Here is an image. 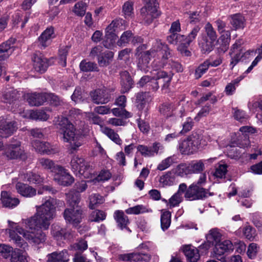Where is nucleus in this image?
I'll use <instances>...</instances> for the list:
<instances>
[{"instance_id": "f257e3e1", "label": "nucleus", "mask_w": 262, "mask_h": 262, "mask_svg": "<svg viewBox=\"0 0 262 262\" xmlns=\"http://www.w3.org/2000/svg\"><path fill=\"white\" fill-rule=\"evenodd\" d=\"M64 202L49 197L40 205L36 206V212L32 216L22 220L26 229L16 223L10 224L9 236L16 246L25 249L28 244L16 232L22 235L30 243L39 245L46 239V235L42 229L47 230L56 216V206H62ZM9 224L10 222H9Z\"/></svg>"}, {"instance_id": "f03ea898", "label": "nucleus", "mask_w": 262, "mask_h": 262, "mask_svg": "<svg viewBox=\"0 0 262 262\" xmlns=\"http://www.w3.org/2000/svg\"><path fill=\"white\" fill-rule=\"evenodd\" d=\"M54 122L57 125L60 134L62 135L63 141L69 142L72 149L76 150L81 145V136L75 133L74 125L67 118L58 116L55 118Z\"/></svg>"}, {"instance_id": "7ed1b4c3", "label": "nucleus", "mask_w": 262, "mask_h": 262, "mask_svg": "<svg viewBox=\"0 0 262 262\" xmlns=\"http://www.w3.org/2000/svg\"><path fill=\"white\" fill-rule=\"evenodd\" d=\"M148 55L154 57L156 55L157 59L161 60L160 61L155 60L153 62L154 66L160 68L164 66L168 58L170 55L169 49L167 45L162 43L160 40H156L153 42L150 51H148Z\"/></svg>"}, {"instance_id": "20e7f679", "label": "nucleus", "mask_w": 262, "mask_h": 262, "mask_svg": "<svg viewBox=\"0 0 262 262\" xmlns=\"http://www.w3.org/2000/svg\"><path fill=\"white\" fill-rule=\"evenodd\" d=\"M201 141L200 136L192 135L179 143V150L183 155L193 154L198 150L201 144Z\"/></svg>"}, {"instance_id": "39448f33", "label": "nucleus", "mask_w": 262, "mask_h": 262, "mask_svg": "<svg viewBox=\"0 0 262 262\" xmlns=\"http://www.w3.org/2000/svg\"><path fill=\"white\" fill-rule=\"evenodd\" d=\"M70 165L74 172L83 176L84 178H89L92 173V168L89 163L86 162L83 158L78 156L73 157Z\"/></svg>"}, {"instance_id": "423d86ee", "label": "nucleus", "mask_w": 262, "mask_h": 262, "mask_svg": "<svg viewBox=\"0 0 262 262\" xmlns=\"http://www.w3.org/2000/svg\"><path fill=\"white\" fill-rule=\"evenodd\" d=\"M243 43V41L241 39L237 40L232 45L229 54L231 56V61L230 63V67L231 70L236 65L238 62L243 58H248V56L254 53L253 51H247L244 53L243 49L241 48V45Z\"/></svg>"}, {"instance_id": "0eeeda50", "label": "nucleus", "mask_w": 262, "mask_h": 262, "mask_svg": "<svg viewBox=\"0 0 262 262\" xmlns=\"http://www.w3.org/2000/svg\"><path fill=\"white\" fill-rule=\"evenodd\" d=\"M63 215L67 223L73 226H77L81 222L84 214L82 208L79 206H76L75 207L66 209Z\"/></svg>"}, {"instance_id": "6e6552de", "label": "nucleus", "mask_w": 262, "mask_h": 262, "mask_svg": "<svg viewBox=\"0 0 262 262\" xmlns=\"http://www.w3.org/2000/svg\"><path fill=\"white\" fill-rule=\"evenodd\" d=\"M185 192V198L190 201L203 199L209 195L207 190L195 183L190 185L188 188H186Z\"/></svg>"}, {"instance_id": "1a4fd4ad", "label": "nucleus", "mask_w": 262, "mask_h": 262, "mask_svg": "<svg viewBox=\"0 0 262 262\" xmlns=\"http://www.w3.org/2000/svg\"><path fill=\"white\" fill-rule=\"evenodd\" d=\"M52 176L55 182L63 186L71 185L74 181V178L62 166H60Z\"/></svg>"}, {"instance_id": "9d476101", "label": "nucleus", "mask_w": 262, "mask_h": 262, "mask_svg": "<svg viewBox=\"0 0 262 262\" xmlns=\"http://www.w3.org/2000/svg\"><path fill=\"white\" fill-rule=\"evenodd\" d=\"M233 249V245L230 241L225 240L215 244L212 257L222 262L225 260L226 257L224 256L225 253L230 250H232Z\"/></svg>"}, {"instance_id": "9b49d317", "label": "nucleus", "mask_w": 262, "mask_h": 262, "mask_svg": "<svg viewBox=\"0 0 262 262\" xmlns=\"http://www.w3.org/2000/svg\"><path fill=\"white\" fill-rule=\"evenodd\" d=\"M32 145L35 151L40 154L52 155L58 152V148L55 145L50 144L49 142L34 140Z\"/></svg>"}, {"instance_id": "f8f14e48", "label": "nucleus", "mask_w": 262, "mask_h": 262, "mask_svg": "<svg viewBox=\"0 0 262 262\" xmlns=\"http://www.w3.org/2000/svg\"><path fill=\"white\" fill-rule=\"evenodd\" d=\"M17 129V123L9 121L3 117H0V135L3 137H8Z\"/></svg>"}, {"instance_id": "ddd939ff", "label": "nucleus", "mask_w": 262, "mask_h": 262, "mask_svg": "<svg viewBox=\"0 0 262 262\" xmlns=\"http://www.w3.org/2000/svg\"><path fill=\"white\" fill-rule=\"evenodd\" d=\"M91 96L93 102L96 104H106L111 99V94L105 88L92 92Z\"/></svg>"}, {"instance_id": "4468645a", "label": "nucleus", "mask_w": 262, "mask_h": 262, "mask_svg": "<svg viewBox=\"0 0 262 262\" xmlns=\"http://www.w3.org/2000/svg\"><path fill=\"white\" fill-rule=\"evenodd\" d=\"M6 155L10 159L20 158L24 160L26 158L19 141H16L15 143L10 144L6 152Z\"/></svg>"}, {"instance_id": "2eb2a0df", "label": "nucleus", "mask_w": 262, "mask_h": 262, "mask_svg": "<svg viewBox=\"0 0 262 262\" xmlns=\"http://www.w3.org/2000/svg\"><path fill=\"white\" fill-rule=\"evenodd\" d=\"M55 37L53 27L47 28L38 37V40L39 46L42 49H45L49 46L52 39Z\"/></svg>"}, {"instance_id": "dca6fc26", "label": "nucleus", "mask_w": 262, "mask_h": 262, "mask_svg": "<svg viewBox=\"0 0 262 262\" xmlns=\"http://www.w3.org/2000/svg\"><path fill=\"white\" fill-rule=\"evenodd\" d=\"M138 67L141 70L146 71L147 68V50L146 45L139 46L137 49Z\"/></svg>"}, {"instance_id": "f3484780", "label": "nucleus", "mask_w": 262, "mask_h": 262, "mask_svg": "<svg viewBox=\"0 0 262 262\" xmlns=\"http://www.w3.org/2000/svg\"><path fill=\"white\" fill-rule=\"evenodd\" d=\"M15 39L11 38L0 45V64L4 65L3 61L8 58L13 51V45Z\"/></svg>"}, {"instance_id": "a211bd4d", "label": "nucleus", "mask_w": 262, "mask_h": 262, "mask_svg": "<svg viewBox=\"0 0 262 262\" xmlns=\"http://www.w3.org/2000/svg\"><path fill=\"white\" fill-rule=\"evenodd\" d=\"M25 98L29 105L31 106H39L42 105L46 100V93H33L25 95Z\"/></svg>"}, {"instance_id": "6ab92c4d", "label": "nucleus", "mask_w": 262, "mask_h": 262, "mask_svg": "<svg viewBox=\"0 0 262 262\" xmlns=\"http://www.w3.org/2000/svg\"><path fill=\"white\" fill-rule=\"evenodd\" d=\"M33 66L35 70L40 73H44L48 67L47 59L41 54L35 53L33 57Z\"/></svg>"}, {"instance_id": "aec40b11", "label": "nucleus", "mask_w": 262, "mask_h": 262, "mask_svg": "<svg viewBox=\"0 0 262 262\" xmlns=\"http://www.w3.org/2000/svg\"><path fill=\"white\" fill-rule=\"evenodd\" d=\"M1 201L3 206L9 208H13L19 203L17 198L13 197L10 193L6 191L1 192Z\"/></svg>"}, {"instance_id": "412c9836", "label": "nucleus", "mask_w": 262, "mask_h": 262, "mask_svg": "<svg viewBox=\"0 0 262 262\" xmlns=\"http://www.w3.org/2000/svg\"><path fill=\"white\" fill-rule=\"evenodd\" d=\"M187 185L185 183L180 184L178 191L174 194L169 200L168 206L170 208L176 207L182 201V194L186 190Z\"/></svg>"}, {"instance_id": "4be33fe9", "label": "nucleus", "mask_w": 262, "mask_h": 262, "mask_svg": "<svg viewBox=\"0 0 262 262\" xmlns=\"http://www.w3.org/2000/svg\"><path fill=\"white\" fill-rule=\"evenodd\" d=\"M239 131L244 135L243 140H238L237 144L240 148H245L250 145V141L247 134H254L256 133V129L249 126H242L239 128Z\"/></svg>"}, {"instance_id": "5701e85b", "label": "nucleus", "mask_w": 262, "mask_h": 262, "mask_svg": "<svg viewBox=\"0 0 262 262\" xmlns=\"http://www.w3.org/2000/svg\"><path fill=\"white\" fill-rule=\"evenodd\" d=\"M15 188L17 192L24 197L31 198L34 196L36 193V190L35 188L21 182L16 183Z\"/></svg>"}, {"instance_id": "b1692460", "label": "nucleus", "mask_w": 262, "mask_h": 262, "mask_svg": "<svg viewBox=\"0 0 262 262\" xmlns=\"http://www.w3.org/2000/svg\"><path fill=\"white\" fill-rule=\"evenodd\" d=\"M48 262H67L69 255L66 250L60 252H54L47 255Z\"/></svg>"}, {"instance_id": "393cba45", "label": "nucleus", "mask_w": 262, "mask_h": 262, "mask_svg": "<svg viewBox=\"0 0 262 262\" xmlns=\"http://www.w3.org/2000/svg\"><path fill=\"white\" fill-rule=\"evenodd\" d=\"M183 252L190 262H196L200 259L198 249L191 245H186L183 247Z\"/></svg>"}, {"instance_id": "a878e982", "label": "nucleus", "mask_w": 262, "mask_h": 262, "mask_svg": "<svg viewBox=\"0 0 262 262\" xmlns=\"http://www.w3.org/2000/svg\"><path fill=\"white\" fill-rule=\"evenodd\" d=\"M172 75L171 72L168 73L163 71H158L157 73V79L151 80L150 82L154 84V89L157 90L159 88L158 84L161 82L162 79L163 82L168 83L171 81Z\"/></svg>"}, {"instance_id": "bb28decb", "label": "nucleus", "mask_w": 262, "mask_h": 262, "mask_svg": "<svg viewBox=\"0 0 262 262\" xmlns=\"http://www.w3.org/2000/svg\"><path fill=\"white\" fill-rule=\"evenodd\" d=\"M114 217L117 223L118 226L122 229L125 228L128 231L130 230L127 227L129 223V220L127 216L122 211L117 210L115 212Z\"/></svg>"}, {"instance_id": "cd10ccee", "label": "nucleus", "mask_w": 262, "mask_h": 262, "mask_svg": "<svg viewBox=\"0 0 262 262\" xmlns=\"http://www.w3.org/2000/svg\"><path fill=\"white\" fill-rule=\"evenodd\" d=\"M38 164L43 169L50 170L53 174H54L60 166L59 165L56 164L53 160L45 158L39 159Z\"/></svg>"}, {"instance_id": "c85d7f7f", "label": "nucleus", "mask_w": 262, "mask_h": 262, "mask_svg": "<svg viewBox=\"0 0 262 262\" xmlns=\"http://www.w3.org/2000/svg\"><path fill=\"white\" fill-rule=\"evenodd\" d=\"M138 252L131 253L132 262L144 260L147 257V247L145 244H142L138 247Z\"/></svg>"}, {"instance_id": "c756f323", "label": "nucleus", "mask_w": 262, "mask_h": 262, "mask_svg": "<svg viewBox=\"0 0 262 262\" xmlns=\"http://www.w3.org/2000/svg\"><path fill=\"white\" fill-rule=\"evenodd\" d=\"M51 233L57 240L68 238L70 236V233L67 231L66 229L56 225L52 226Z\"/></svg>"}, {"instance_id": "7c9ffc66", "label": "nucleus", "mask_w": 262, "mask_h": 262, "mask_svg": "<svg viewBox=\"0 0 262 262\" xmlns=\"http://www.w3.org/2000/svg\"><path fill=\"white\" fill-rule=\"evenodd\" d=\"M20 95L19 91L13 88L7 89L3 94L4 101L6 103H11L17 99Z\"/></svg>"}, {"instance_id": "2f4dec72", "label": "nucleus", "mask_w": 262, "mask_h": 262, "mask_svg": "<svg viewBox=\"0 0 262 262\" xmlns=\"http://www.w3.org/2000/svg\"><path fill=\"white\" fill-rule=\"evenodd\" d=\"M114 57L113 52L110 51L104 52L98 57V63L100 67H107L112 62Z\"/></svg>"}, {"instance_id": "473e14b6", "label": "nucleus", "mask_w": 262, "mask_h": 262, "mask_svg": "<svg viewBox=\"0 0 262 262\" xmlns=\"http://www.w3.org/2000/svg\"><path fill=\"white\" fill-rule=\"evenodd\" d=\"M101 132L117 144L121 145L122 140L114 129L106 126L101 127Z\"/></svg>"}, {"instance_id": "72a5a7b5", "label": "nucleus", "mask_w": 262, "mask_h": 262, "mask_svg": "<svg viewBox=\"0 0 262 262\" xmlns=\"http://www.w3.org/2000/svg\"><path fill=\"white\" fill-rule=\"evenodd\" d=\"M121 83L124 87L125 91H129L133 84L132 79L129 73L126 71L120 73Z\"/></svg>"}, {"instance_id": "f704fd0d", "label": "nucleus", "mask_w": 262, "mask_h": 262, "mask_svg": "<svg viewBox=\"0 0 262 262\" xmlns=\"http://www.w3.org/2000/svg\"><path fill=\"white\" fill-rule=\"evenodd\" d=\"M174 172L179 176L184 177L188 174H192L189 163H182L173 169Z\"/></svg>"}, {"instance_id": "c9c22d12", "label": "nucleus", "mask_w": 262, "mask_h": 262, "mask_svg": "<svg viewBox=\"0 0 262 262\" xmlns=\"http://www.w3.org/2000/svg\"><path fill=\"white\" fill-rule=\"evenodd\" d=\"M158 6L156 0H148V16H151V19L157 18L160 15L158 9Z\"/></svg>"}, {"instance_id": "e433bc0d", "label": "nucleus", "mask_w": 262, "mask_h": 262, "mask_svg": "<svg viewBox=\"0 0 262 262\" xmlns=\"http://www.w3.org/2000/svg\"><path fill=\"white\" fill-rule=\"evenodd\" d=\"M178 158L176 155H172L163 160L158 165L157 169L164 170L169 167L172 164L177 162Z\"/></svg>"}, {"instance_id": "4c0bfd02", "label": "nucleus", "mask_w": 262, "mask_h": 262, "mask_svg": "<svg viewBox=\"0 0 262 262\" xmlns=\"http://www.w3.org/2000/svg\"><path fill=\"white\" fill-rule=\"evenodd\" d=\"M174 170L173 171H168L165 174L162 176L159 180L160 183L163 186H170L173 185L175 181L174 175Z\"/></svg>"}, {"instance_id": "58836bf2", "label": "nucleus", "mask_w": 262, "mask_h": 262, "mask_svg": "<svg viewBox=\"0 0 262 262\" xmlns=\"http://www.w3.org/2000/svg\"><path fill=\"white\" fill-rule=\"evenodd\" d=\"M230 23L235 29L244 27L245 18L243 16L236 14L231 16Z\"/></svg>"}, {"instance_id": "ea45409f", "label": "nucleus", "mask_w": 262, "mask_h": 262, "mask_svg": "<svg viewBox=\"0 0 262 262\" xmlns=\"http://www.w3.org/2000/svg\"><path fill=\"white\" fill-rule=\"evenodd\" d=\"M134 2L128 1L124 3L122 6V12L125 18H132L134 15Z\"/></svg>"}, {"instance_id": "a19ab883", "label": "nucleus", "mask_w": 262, "mask_h": 262, "mask_svg": "<svg viewBox=\"0 0 262 262\" xmlns=\"http://www.w3.org/2000/svg\"><path fill=\"white\" fill-rule=\"evenodd\" d=\"M67 201L71 208L75 207L78 206L80 198L79 193L76 192H70L66 194Z\"/></svg>"}, {"instance_id": "79ce46f5", "label": "nucleus", "mask_w": 262, "mask_h": 262, "mask_svg": "<svg viewBox=\"0 0 262 262\" xmlns=\"http://www.w3.org/2000/svg\"><path fill=\"white\" fill-rule=\"evenodd\" d=\"M184 35L176 33H169L167 36V41L169 43L174 45H182L184 41Z\"/></svg>"}, {"instance_id": "37998d69", "label": "nucleus", "mask_w": 262, "mask_h": 262, "mask_svg": "<svg viewBox=\"0 0 262 262\" xmlns=\"http://www.w3.org/2000/svg\"><path fill=\"white\" fill-rule=\"evenodd\" d=\"M171 223V213L167 210H163L161 216V226L163 231L167 230Z\"/></svg>"}, {"instance_id": "c03bdc74", "label": "nucleus", "mask_w": 262, "mask_h": 262, "mask_svg": "<svg viewBox=\"0 0 262 262\" xmlns=\"http://www.w3.org/2000/svg\"><path fill=\"white\" fill-rule=\"evenodd\" d=\"M12 253L11 262H28L27 256L23 254L20 249H15Z\"/></svg>"}, {"instance_id": "a18cd8bd", "label": "nucleus", "mask_w": 262, "mask_h": 262, "mask_svg": "<svg viewBox=\"0 0 262 262\" xmlns=\"http://www.w3.org/2000/svg\"><path fill=\"white\" fill-rule=\"evenodd\" d=\"M106 216V213L100 210H96L91 213L89 220L91 222H99L105 219Z\"/></svg>"}, {"instance_id": "49530a36", "label": "nucleus", "mask_w": 262, "mask_h": 262, "mask_svg": "<svg viewBox=\"0 0 262 262\" xmlns=\"http://www.w3.org/2000/svg\"><path fill=\"white\" fill-rule=\"evenodd\" d=\"M189 164L191 173H200L205 169V165L202 160L192 161Z\"/></svg>"}, {"instance_id": "de8ad7c7", "label": "nucleus", "mask_w": 262, "mask_h": 262, "mask_svg": "<svg viewBox=\"0 0 262 262\" xmlns=\"http://www.w3.org/2000/svg\"><path fill=\"white\" fill-rule=\"evenodd\" d=\"M29 117L34 120L46 121L48 119L49 116L42 110L32 111L29 113Z\"/></svg>"}, {"instance_id": "09e8293b", "label": "nucleus", "mask_w": 262, "mask_h": 262, "mask_svg": "<svg viewBox=\"0 0 262 262\" xmlns=\"http://www.w3.org/2000/svg\"><path fill=\"white\" fill-rule=\"evenodd\" d=\"M146 92H139L136 95L135 103L136 106L139 110H142L146 103Z\"/></svg>"}, {"instance_id": "8fccbe9b", "label": "nucleus", "mask_w": 262, "mask_h": 262, "mask_svg": "<svg viewBox=\"0 0 262 262\" xmlns=\"http://www.w3.org/2000/svg\"><path fill=\"white\" fill-rule=\"evenodd\" d=\"M79 67L80 70L83 72L98 71V68L96 63L86 61L85 60L81 61Z\"/></svg>"}, {"instance_id": "3c124183", "label": "nucleus", "mask_w": 262, "mask_h": 262, "mask_svg": "<svg viewBox=\"0 0 262 262\" xmlns=\"http://www.w3.org/2000/svg\"><path fill=\"white\" fill-rule=\"evenodd\" d=\"M200 30V28L199 27H195L187 37L184 35V41H183L182 45L185 47L189 46L190 43L195 38Z\"/></svg>"}, {"instance_id": "603ef678", "label": "nucleus", "mask_w": 262, "mask_h": 262, "mask_svg": "<svg viewBox=\"0 0 262 262\" xmlns=\"http://www.w3.org/2000/svg\"><path fill=\"white\" fill-rule=\"evenodd\" d=\"M210 66V62L206 60L201 64L195 70L194 76L196 79H199L206 72Z\"/></svg>"}, {"instance_id": "864d4df0", "label": "nucleus", "mask_w": 262, "mask_h": 262, "mask_svg": "<svg viewBox=\"0 0 262 262\" xmlns=\"http://www.w3.org/2000/svg\"><path fill=\"white\" fill-rule=\"evenodd\" d=\"M204 29L207 34V38L215 42L217 35L212 25L209 23H207Z\"/></svg>"}, {"instance_id": "5fc2aeb1", "label": "nucleus", "mask_w": 262, "mask_h": 262, "mask_svg": "<svg viewBox=\"0 0 262 262\" xmlns=\"http://www.w3.org/2000/svg\"><path fill=\"white\" fill-rule=\"evenodd\" d=\"M86 9V4L82 1H80L75 4L74 7L73 12L77 16H82L85 14Z\"/></svg>"}, {"instance_id": "6e6d98bb", "label": "nucleus", "mask_w": 262, "mask_h": 262, "mask_svg": "<svg viewBox=\"0 0 262 262\" xmlns=\"http://www.w3.org/2000/svg\"><path fill=\"white\" fill-rule=\"evenodd\" d=\"M132 36L133 33L130 31L124 32L121 35L120 39L117 41V45L120 47L126 46L129 42Z\"/></svg>"}, {"instance_id": "4d7b16f0", "label": "nucleus", "mask_w": 262, "mask_h": 262, "mask_svg": "<svg viewBox=\"0 0 262 262\" xmlns=\"http://www.w3.org/2000/svg\"><path fill=\"white\" fill-rule=\"evenodd\" d=\"M215 41L209 40L207 38L203 39V41L200 43V47L203 52H209L212 51L214 46Z\"/></svg>"}, {"instance_id": "13d9d810", "label": "nucleus", "mask_w": 262, "mask_h": 262, "mask_svg": "<svg viewBox=\"0 0 262 262\" xmlns=\"http://www.w3.org/2000/svg\"><path fill=\"white\" fill-rule=\"evenodd\" d=\"M69 51V47L67 46H63L59 50V57L60 64L64 67L67 65V56Z\"/></svg>"}, {"instance_id": "bf43d9fd", "label": "nucleus", "mask_w": 262, "mask_h": 262, "mask_svg": "<svg viewBox=\"0 0 262 262\" xmlns=\"http://www.w3.org/2000/svg\"><path fill=\"white\" fill-rule=\"evenodd\" d=\"M159 110L161 114L163 116H169V115L173 113V105L171 103H163L160 105Z\"/></svg>"}, {"instance_id": "052dcab7", "label": "nucleus", "mask_w": 262, "mask_h": 262, "mask_svg": "<svg viewBox=\"0 0 262 262\" xmlns=\"http://www.w3.org/2000/svg\"><path fill=\"white\" fill-rule=\"evenodd\" d=\"M220 235V233L216 229H213L206 235V239L208 242L213 244L214 242H217L219 240Z\"/></svg>"}, {"instance_id": "680f3d73", "label": "nucleus", "mask_w": 262, "mask_h": 262, "mask_svg": "<svg viewBox=\"0 0 262 262\" xmlns=\"http://www.w3.org/2000/svg\"><path fill=\"white\" fill-rule=\"evenodd\" d=\"M242 231L245 237L250 241H253L256 236L255 229L250 226H245Z\"/></svg>"}, {"instance_id": "e2e57ef3", "label": "nucleus", "mask_w": 262, "mask_h": 262, "mask_svg": "<svg viewBox=\"0 0 262 262\" xmlns=\"http://www.w3.org/2000/svg\"><path fill=\"white\" fill-rule=\"evenodd\" d=\"M90 205L89 207L91 209H94L97 204H102L103 202V199L98 194H93L90 196Z\"/></svg>"}, {"instance_id": "0e129e2a", "label": "nucleus", "mask_w": 262, "mask_h": 262, "mask_svg": "<svg viewBox=\"0 0 262 262\" xmlns=\"http://www.w3.org/2000/svg\"><path fill=\"white\" fill-rule=\"evenodd\" d=\"M13 251L12 247L5 244H0V253L5 258L10 257Z\"/></svg>"}, {"instance_id": "69168bd1", "label": "nucleus", "mask_w": 262, "mask_h": 262, "mask_svg": "<svg viewBox=\"0 0 262 262\" xmlns=\"http://www.w3.org/2000/svg\"><path fill=\"white\" fill-rule=\"evenodd\" d=\"M227 165L226 164H220L216 168L214 176L217 178H224L227 172Z\"/></svg>"}, {"instance_id": "338daca9", "label": "nucleus", "mask_w": 262, "mask_h": 262, "mask_svg": "<svg viewBox=\"0 0 262 262\" xmlns=\"http://www.w3.org/2000/svg\"><path fill=\"white\" fill-rule=\"evenodd\" d=\"M163 147L159 143H154L148 149V157L154 156L163 151Z\"/></svg>"}, {"instance_id": "774afa93", "label": "nucleus", "mask_w": 262, "mask_h": 262, "mask_svg": "<svg viewBox=\"0 0 262 262\" xmlns=\"http://www.w3.org/2000/svg\"><path fill=\"white\" fill-rule=\"evenodd\" d=\"M27 180L29 182L34 184H40L43 182V178L39 174L30 172L27 174Z\"/></svg>"}]
</instances>
